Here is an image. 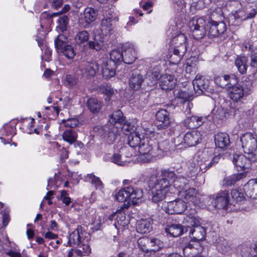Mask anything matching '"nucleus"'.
Returning <instances> with one entry per match:
<instances>
[{
  "instance_id": "f257e3e1",
  "label": "nucleus",
  "mask_w": 257,
  "mask_h": 257,
  "mask_svg": "<svg viewBox=\"0 0 257 257\" xmlns=\"http://www.w3.org/2000/svg\"><path fill=\"white\" fill-rule=\"evenodd\" d=\"M187 38L183 34H179L171 40V43L174 46L173 53L170 56V59L174 64L178 63L185 54Z\"/></svg>"
},
{
  "instance_id": "f03ea898",
  "label": "nucleus",
  "mask_w": 257,
  "mask_h": 257,
  "mask_svg": "<svg viewBox=\"0 0 257 257\" xmlns=\"http://www.w3.org/2000/svg\"><path fill=\"white\" fill-rule=\"evenodd\" d=\"M143 196L142 189L133 186H125L115 195V199L119 202H123L128 200L133 203H137V201Z\"/></svg>"
},
{
  "instance_id": "7ed1b4c3",
  "label": "nucleus",
  "mask_w": 257,
  "mask_h": 257,
  "mask_svg": "<svg viewBox=\"0 0 257 257\" xmlns=\"http://www.w3.org/2000/svg\"><path fill=\"white\" fill-rule=\"evenodd\" d=\"M157 146L153 140L148 138H143L139 146V159L143 163H148L151 161L155 156L154 149Z\"/></svg>"
},
{
  "instance_id": "20e7f679",
  "label": "nucleus",
  "mask_w": 257,
  "mask_h": 257,
  "mask_svg": "<svg viewBox=\"0 0 257 257\" xmlns=\"http://www.w3.org/2000/svg\"><path fill=\"white\" fill-rule=\"evenodd\" d=\"M242 147L245 153L251 155V158L254 160L256 157L255 151L257 150V138L255 135L247 133L240 138Z\"/></svg>"
},
{
  "instance_id": "39448f33",
  "label": "nucleus",
  "mask_w": 257,
  "mask_h": 257,
  "mask_svg": "<svg viewBox=\"0 0 257 257\" xmlns=\"http://www.w3.org/2000/svg\"><path fill=\"white\" fill-rule=\"evenodd\" d=\"M93 131L98 136L105 138L108 144H112L119 134L118 126L114 124L96 126Z\"/></svg>"
},
{
  "instance_id": "423d86ee",
  "label": "nucleus",
  "mask_w": 257,
  "mask_h": 257,
  "mask_svg": "<svg viewBox=\"0 0 257 257\" xmlns=\"http://www.w3.org/2000/svg\"><path fill=\"white\" fill-rule=\"evenodd\" d=\"M205 25L206 22L203 18L195 17L190 21L189 27L196 39H201L206 34Z\"/></svg>"
},
{
  "instance_id": "0eeeda50",
  "label": "nucleus",
  "mask_w": 257,
  "mask_h": 257,
  "mask_svg": "<svg viewBox=\"0 0 257 257\" xmlns=\"http://www.w3.org/2000/svg\"><path fill=\"white\" fill-rule=\"evenodd\" d=\"M215 15L212 14L210 17V20L208 22L209 25L208 35L210 37H219L223 34L226 30L225 24L222 22V17L219 16L220 21H216L214 19Z\"/></svg>"
},
{
  "instance_id": "6e6552de",
  "label": "nucleus",
  "mask_w": 257,
  "mask_h": 257,
  "mask_svg": "<svg viewBox=\"0 0 257 257\" xmlns=\"http://www.w3.org/2000/svg\"><path fill=\"white\" fill-rule=\"evenodd\" d=\"M256 160V157H254V160H252L251 155L246 157L243 155L235 154L233 156V163L238 171H242L245 175V173L251 167V162H255Z\"/></svg>"
},
{
  "instance_id": "1a4fd4ad",
  "label": "nucleus",
  "mask_w": 257,
  "mask_h": 257,
  "mask_svg": "<svg viewBox=\"0 0 257 257\" xmlns=\"http://www.w3.org/2000/svg\"><path fill=\"white\" fill-rule=\"evenodd\" d=\"M194 90L197 95L210 92L211 89L210 88V82L207 79L200 74H197L192 81Z\"/></svg>"
},
{
  "instance_id": "9d476101",
  "label": "nucleus",
  "mask_w": 257,
  "mask_h": 257,
  "mask_svg": "<svg viewBox=\"0 0 257 257\" xmlns=\"http://www.w3.org/2000/svg\"><path fill=\"white\" fill-rule=\"evenodd\" d=\"M98 15V11L91 7L85 9L83 14L78 20L79 25L84 28H88L91 24L95 21Z\"/></svg>"
},
{
  "instance_id": "9b49d317",
  "label": "nucleus",
  "mask_w": 257,
  "mask_h": 257,
  "mask_svg": "<svg viewBox=\"0 0 257 257\" xmlns=\"http://www.w3.org/2000/svg\"><path fill=\"white\" fill-rule=\"evenodd\" d=\"M165 207L168 214H181L186 210L187 206L184 201L178 199L168 202Z\"/></svg>"
},
{
  "instance_id": "f8f14e48",
  "label": "nucleus",
  "mask_w": 257,
  "mask_h": 257,
  "mask_svg": "<svg viewBox=\"0 0 257 257\" xmlns=\"http://www.w3.org/2000/svg\"><path fill=\"white\" fill-rule=\"evenodd\" d=\"M203 249L199 242H189L184 247L183 252L185 257H198L200 255Z\"/></svg>"
},
{
  "instance_id": "ddd939ff",
  "label": "nucleus",
  "mask_w": 257,
  "mask_h": 257,
  "mask_svg": "<svg viewBox=\"0 0 257 257\" xmlns=\"http://www.w3.org/2000/svg\"><path fill=\"white\" fill-rule=\"evenodd\" d=\"M228 195V191H220L216 195L215 199L212 202L213 205L218 209H227L229 202Z\"/></svg>"
},
{
  "instance_id": "4468645a",
  "label": "nucleus",
  "mask_w": 257,
  "mask_h": 257,
  "mask_svg": "<svg viewBox=\"0 0 257 257\" xmlns=\"http://www.w3.org/2000/svg\"><path fill=\"white\" fill-rule=\"evenodd\" d=\"M238 78L233 75H224L216 76L214 77V82L219 87L224 88L227 87L228 88L231 85L234 84L238 82Z\"/></svg>"
},
{
  "instance_id": "2eb2a0df",
  "label": "nucleus",
  "mask_w": 257,
  "mask_h": 257,
  "mask_svg": "<svg viewBox=\"0 0 257 257\" xmlns=\"http://www.w3.org/2000/svg\"><path fill=\"white\" fill-rule=\"evenodd\" d=\"M123 62L131 64L136 59L137 53L134 45L132 44H125L122 46Z\"/></svg>"
},
{
  "instance_id": "dca6fc26",
  "label": "nucleus",
  "mask_w": 257,
  "mask_h": 257,
  "mask_svg": "<svg viewBox=\"0 0 257 257\" xmlns=\"http://www.w3.org/2000/svg\"><path fill=\"white\" fill-rule=\"evenodd\" d=\"M148 186L149 188H154L167 193L169 192L171 187L168 182L164 181L160 177L150 179L148 181Z\"/></svg>"
},
{
  "instance_id": "f3484780",
  "label": "nucleus",
  "mask_w": 257,
  "mask_h": 257,
  "mask_svg": "<svg viewBox=\"0 0 257 257\" xmlns=\"http://www.w3.org/2000/svg\"><path fill=\"white\" fill-rule=\"evenodd\" d=\"M157 120L160 122L157 125L158 129H166L168 128L171 123L169 113L165 109H160L156 114Z\"/></svg>"
},
{
  "instance_id": "a211bd4d",
  "label": "nucleus",
  "mask_w": 257,
  "mask_h": 257,
  "mask_svg": "<svg viewBox=\"0 0 257 257\" xmlns=\"http://www.w3.org/2000/svg\"><path fill=\"white\" fill-rule=\"evenodd\" d=\"M178 173H182L188 178H195L198 174V166L192 162H189L186 165L177 170Z\"/></svg>"
},
{
  "instance_id": "6ab92c4d",
  "label": "nucleus",
  "mask_w": 257,
  "mask_h": 257,
  "mask_svg": "<svg viewBox=\"0 0 257 257\" xmlns=\"http://www.w3.org/2000/svg\"><path fill=\"white\" fill-rule=\"evenodd\" d=\"M231 85L229 87V95L234 101L241 100L244 96H246L243 90L242 86L240 84Z\"/></svg>"
},
{
  "instance_id": "aec40b11",
  "label": "nucleus",
  "mask_w": 257,
  "mask_h": 257,
  "mask_svg": "<svg viewBox=\"0 0 257 257\" xmlns=\"http://www.w3.org/2000/svg\"><path fill=\"white\" fill-rule=\"evenodd\" d=\"M176 83V79L174 76L165 74L160 77L159 84L163 90H171L173 89Z\"/></svg>"
},
{
  "instance_id": "412c9836",
  "label": "nucleus",
  "mask_w": 257,
  "mask_h": 257,
  "mask_svg": "<svg viewBox=\"0 0 257 257\" xmlns=\"http://www.w3.org/2000/svg\"><path fill=\"white\" fill-rule=\"evenodd\" d=\"M201 134L197 131L186 133L184 136V143L189 147L195 146L201 140Z\"/></svg>"
},
{
  "instance_id": "4be33fe9",
  "label": "nucleus",
  "mask_w": 257,
  "mask_h": 257,
  "mask_svg": "<svg viewBox=\"0 0 257 257\" xmlns=\"http://www.w3.org/2000/svg\"><path fill=\"white\" fill-rule=\"evenodd\" d=\"M215 145L221 149L227 148L230 144L229 135L225 133H218L214 136Z\"/></svg>"
},
{
  "instance_id": "5701e85b",
  "label": "nucleus",
  "mask_w": 257,
  "mask_h": 257,
  "mask_svg": "<svg viewBox=\"0 0 257 257\" xmlns=\"http://www.w3.org/2000/svg\"><path fill=\"white\" fill-rule=\"evenodd\" d=\"M243 191L247 197L252 199H257V180L251 179L244 185Z\"/></svg>"
},
{
  "instance_id": "b1692460",
  "label": "nucleus",
  "mask_w": 257,
  "mask_h": 257,
  "mask_svg": "<svg viewBox=\"0 0 257 257\" xmlns=\"http://www.w3.org/2000/svg\"><path fill=\"white\" fill-rule=\"evenodd\" d=\"M205 118L201 116L192 115L188 116L184 121V126L190 129H194L201 126Z\"/></svg>"
},
{
  "instance_id": "393cba45",
  "label": "nucleus",
  "mask_w": 257,
  "mask_h": 257,
  "mask_svg": "<svg viewBox=\"0 0 257 257\" xmlns=\"http://www.w3.org/2000/svg\"><path fill=\"white\" fill-rule=\"evenodd\" d=\"M189 234L192 240L195 242H199L200 241L203 240L206 234L205 228L200 225H196L194 228H190Z\"/></svg>"
},
{
  "instance_id": "a878e982",
  "label": "nucleus",
  "mask_w": 257,
  "mask_h": 257,
  "mask_svg": "<svg viewBox=\"0 0 257 257\" xmlns=\"http://www.w3.org/2000/svg\"><path fill=\"white\" fill-rule=\"evenodd\" d=\"M115 64L111 61H107L102 66V74L104 78L109 79L115 74Z\"/></svg>"
},
{
  "instance_id": "bb28decb",
  "label": "nucleus",
  "mask_w": 257,
  "mask_h": 257,
  "mask_svg": "<svg viewBox=\"0 0 257 257\" xmlns=\"http://www.w3.org/2000/svg\"><path fill=\"white\" fill-rule=\"evenodd\" d=\"M82 227L81 226H78L77 228L74 230L70 235L67 246H71L72 244L79 245L81 242V235Z\"/></svg>"
},
{
  "instance_id": "cd10ccee",
  "label": "nucleus",
  "mask_w": 257,
  "mask_h": 257,
  "mask_svg": "<svg viewBox=\"0 0 257 257\" xmlns=\"http://www.w3.org/2000/svg\"><path fill=\"white\" fill-rule=\"evenodd\" d=\"M187 230L184 229L182 225L179 224H172L168 225L165 228V232L173 237H178L183 234L184 231L186 232Z\"/></svg>"
},
{
  "instance_id": "c85d7f7f",
  "label": "nucleus",
  "mask_w": 257,
  "mask_h": 257,
  "mask_svg": "<svg viewBox=\"0 0 257 257\" xmlns=\"http://www.w3.org/2000/svg\"><path fill=\"white\" fill-rule=\"evenodd\" d=\"M198 195V191L194 188H186L182 193V196L185 201L194 204L197 202Z\"/></svg>"
},
{
  "instance_id": "c756f323",
  "label": "nucleus",
  "mask_w": 257,
  "mask_h": 257,
  "mask_svg": "<svg viewBox=\"0 0 257 257\" xmlns=\"http://www.w3.org/2000/svg\"><path fill=\"white\" fill-rule=\"evenodd\" d=\"M58 15V13H54L52 14L44 12L40 16V23L42 28L47 29L52 23V18Z\"/></svg>"
},
{
  "instance_id": "7c9ffc66",
  "label": "nucleus",
  "mask_w": 257,
  "mask_h": 257,
  "mask_svg": "<svg viewBox=\"0 0 257 257\" xmlns=\"http://www.w3.org/2000/svg\"><path fill=\"white\" fill-rule=\"evenodd\" d=\"M144 80V78L141 74L133 73L129 79L130 86L134 90H138L141 87Z\"/></svg>"
},
{
  "instance_id": "2f4dec72",
  "label": "nucleus",
  "mask_w": 257,
  "mask_h": 257,
  "mask_svg": "<svg viewBox=\"0 0 257 257\" xmlns=\"http://www.w3.org/2000/svg\"><path fill=\"white\" fill-rule=\"evenodd\" d=\"M99 69V64L95 61L88 62L82 68V72L87 76H94Z\"/></svg>"
},
{
  "instance_id": "473e14b6",
  "label": "nucleus",
  "mask_w": 257,
  "mask_h": 257,
  "mask_svg": "<svg viewBox=\"0 0 257 257\" xmlns=\"http://www.w3.org/2000/svg\"><path fill=\"white\" fill-rule=\"evenodd\" d=\"M189 180L183 175H180L175 177L173 186L180 192V191L187 188Z\"/></svg>"
},
{
  "instance_id": "72a5a7b5",
  "label": "nucleus",
  "mask_w": 257,
  "mask_h": 257,
  "mask_svg": "<svg viewBox=\"0 0 257 257\" xmlns=\"http://www.w3.org/2000/svg\"><path fill=\"white\" fill-rule=\"evenodd\" d=\"M221 156L220 155L214 157H210L207 159L204 160L200 164V169L202 170H207L215 166L218 163L221 159Z\"/></svg>"
},
{
  "instance_id": "f704fd0d",
  "label": "nucleus",
  "mask_w": 257,
  "mask_h": 257,
  "mask_svg": "<svg viewBox=\"0 0 257 257\" xmlns=\"http://www.w3.org/2000/svg\"><path fill=\"white\" fill-rule=\"evenodd\" d=\"M124 119L122 111L117 110L114 111L110 116L109 124H114L115 126H121V125L124 122Z\"/></svg>"
},
{
  "instance_id": "c9c22d12",
  "label": "nucleus",
  "mask_w": 257,
  "mask_h": 257,
  "mask_svg": "<svg viewBox=\"0 0 257 257\" xmlns=\"http://www.w3.org/2000/svg\"><path fill=\"white\" fill-rule=\"evenodd\" d=\"M216 246L217 250L223 253H228L231 250L228 241L223 238H219L216 240Z\"/></svg>"
},
{
  "instance_id": "e433bc0d",
  "label": "nucleus",
  "mask_w": 257,
  "mask_h": 257,
  "mask_svg": "<svg viewBox=\"0 0 257 257\" xmlns=\"http://www.w3.org/2000/svg\"><path fill=\"white\" fill-rule=\"evenodd\" d=\"M88 44L90 49L99 51L102 48L104 45V38L100 35H96L93 41H89Z\"/></svg>"
},
{
  "instance_id": "4c0bfd02",
  "label": "nucleus",
  "mask_w": 257,
  "mask_h": 257,
  "mask_svg": "<svg viewBox=\"0 0 257 257\" xmlns=\"http://www.w3.org/2000/svg\"><path fill=\"white\" fill-rule=\"evenodd\" d=\"M247 59L245 56L238 57L235 61V65L237 68L239 73L241 74L246 73L247 65Z\"/></svg>"
},
{
  "instance_id": "58836bf2",
  "label": "nucleus",
  "mask_w": 257,
  "mask_h": 257,
  "mask_svg": "<svg viewBox=\"0 0 257 257\" xmlns=\"http://www.w3.org/2000/svg\"><path fill=\"white\" fill-rule=\"evenodd\" d=\"M245 176V175L244 173H239L226 177L223 179L222 185L224 186H231Z\"/></svg>"
},
{
  "instance_id": "ea45409f",
  "label": "nucleus",
  "mask_w": 257,
  "mask_h": 257,
  "mask_svg": "<svg viewBox=\"0 0 257 257\" xmlns=\"http://www.w3.org/2000/svg\"><path fill=\"white\" fill-rule=\"evenodd\" d=\"M102 102L95 98H89L87 101V106L90 111L93 113H97L101 109Z\"/></svg>"
},
{
  "instance_id": "a19ab883",
  "label": "nucleus",
  "mask_w": 257,
  "mask_h": 257,
  "mask_svg": "<svg viewBox=\"0 0 257 257\" xmlns=\"http://www.w3.org/2000/svg\"><path fill=\"white\" fill-rule=\"evenodd\" d=\"M152 228L151 221L149 220H142L138 222L137 230L140 233L149 232Z\"/></svg>"
},
{
  "instance_id": "79ce46f5",
  "label": "nucleus",
  "mask_w": 257,
  "mask_h": 257,
  "mask_svg": "<svg viewBox=\"0 0 257 257\" xmlns=\"http://www.w3.org/2000/svg\"><path fill=\"white\" fill-rule=\"evenodd\" d=\"M63 139L70 144L74 143L77 140V134L76 132L71 128L66 130L63 134Z\"/></svg>"
},
{
  "instance_id": "37998d69",
  "label": "nucleus",
  "mask_w": 257,
  "mask_h": 257,
  "mask_svg": "<svg viewBox=\"0 0 257 257\" xmlns=\"http://www.w3.org/2000/svg\"><path fill=\"white\" fill-rule=\"evenodd\" d=\"M142 140L138 133L131 132L127 138V144L131 147L135 148L139 146Z\"/></svg>"
},
{
  "instance_id": "c03bdc74",
  "label": "nucleus",
  "mask_w": 257,
  "mask_h": 257,
  "mask_svg": "<svg viewBox=\"0 0 257 257\" xmlns=\"http://www.w3.org/2000/svg\"><path fill=\"white\" fill-rule=\"evenodd\" d=\"M151 191L152 200L155 203L163 201L166 196L167 193L156 189L154 188H150Z\"/></svg>"
},
{
  "instance_id": "a18cd8bd",
  "label": "nucleus",
  "mask_w": 257,
  "mask_h": 257,
  "mask_svg": "<svg viewBox=\"0 0 257 257\" xmlns=\"http://www.w3.org/2000/svg\"><path fill=\"white\" fill-rule=\"evenodd\" d=\"M123 49L121 50H113L110 54V59L107 61H111L116 64L122 61L123 62Z\"/></svg>"
},
{
  "instance_id": "49530a36",
  "label": "nucleus",
  "mask_w": 257,
  "mask_h": 257,
  "mask_svg": "<svg viewBox=\"0 0 257 257\" xmlns=\"http://www.w3.org/2000/svg\"><path fill=\"white\" fill-rule=\"evenodd\" d=\"M112 19L111 18H103L101 23V30L105 35L109 34L112 30Z\"/></svg>"
},
{
  "instance_id": "de8ad7c7",
  "label": "nucleus",
  "mask_w": 257,
  "mask_h": 257,
  "mask_svg": "<svg viewBox=\"0 0 257 257\" xmlns=\"http://www.w3.org/2000/svg\"><path fill=\"white\" fill-rule=\"evenodd\" d=\"M243 90L246 95L250 94L253 91L254 81L253 78H247L243 81Z\"/></svg>"
},
{
  "instance_id": "09e8293b",
  "label": "nucleus",
  "mask_w": 257,
  "mask_h": 257,
  "mask_svg": "<svg viewBox=\"0 0 257 257\" xmlns=\"http://www.w3.org/2000/svg\"><path fill=\"white\" fill-rule=\"evenodd\" d=\"M68 45L67 38L63 34L59 35L55 39V46L58 52Z\"/></svg>"
},
{
  "instance_id": "8fccbe9b",
  "label": "nucleus",
  "mask_w": 257,
  "mask_h": 257,
  "mask_svg": "<svg viewBox=\"0 0 257 257\" xmlns=\"http://www.w3.org/2000/svg\"><path fill=\"white\" fill-rule=\"evenodd\" d=\"M150 238L147 237H140L138 240L139 248L143 252H148L150 250Z\"/></svg>"
},
{
  "instance_id": "3c124183",
  "label": "nucleus",
  "mask_w": 257,
  "mask_h": 257,
  "mask_svg": "<svg viewBox=\"0 0 257 257\" xmlns=\"http://www.w3.org/2000/svg\"><path fill=\"white\" fill-rule=\"evenodd\" d=\"M176 177V175L173 171L165 170L162 171L160 178L164 181L168 182L170 184V186H171V184H173L174 180Z\"/></svg>"
},
{
  "instance_id": "603ef678",
  "label": "nucleus",
  "mask_w": 257,
  "mask_h": 257,
  "mask_svg": "<svg viewBox=\"0 0 257 257\" xmlns=\"http://www.w3.org/2000/svg\"><path fill=\"white\" fill-rule=\"evenodd\" d=\"M116 222L123 226L126 225L128 223V220L126 219L125 214L122 209L117 210V215L114 223L115 225H116Z\"/></svg>"
},
{
  "instance_id": "864d4df0",
  "label": "nucleus",
  "mask_w": 257,
  "mask_h": 257,
  "mask_svg": "<svg viewBox=\"0 0 257 257\" xmlns=\"http://www.w3.org/2000/svg\"><path fill=\"white\" fill-rule=\"evenodd\" d=\"M75 253L79 256L82 257L89 255L91 252V249L89 245L82 244L79 248L74 250Z\"/></svg>"
},
{
  "instance_id": "5fc2aeb1",
  "label": "nucleus",
  "mask_w": 257,
  "mask_h": 257,
  "mask_svg": "<svg viewBox=\"0 0 257 257\" xmlns=\"http://www.w3.org/2000/svg\"><path fill=\"white\" fill-rule=\"evenodd\" d=\"M58 53H62L68 59L70 60L73 59L75 55L73 47L69 44L67 46H65V47H63L62 49H61V50Z\"/></svg>"
},
{
  "instance_id": "6e6d98bb",
  "label": "nucleus",
  "mask_w": 257,
  "mask_h": 257,
  "mask_svg": "<svg viewBox=\"0 0 257 257\" xmlns=\"http://www.w3.org/2000/svg\"><path fill=\"white\" fill-rule=\"evenodd\" d=\"M86 179L87 181L90 182L92 184L95 186L96 189H101L103 187V183L100 178L95 176L93 174H88Z\"/></svg>"
},
{
  "instance_id": "4d7b16f0",
  "label": "nucleus",
  "mask_w": 257,
  "mask_h": 257,
  "mask_svg": "<svg viewBox=\"0 0 257 257\" xmlns=\"http://www.w3.org/2000/svg\"><path fill=\"white\" fill-rule=\"evenodd\" d=\"M75 41L78 44L87 42L89 39V34L86 31H82L78 32L75 36Z\"/></svg>"
},
{
  "instance_id": "13d9d810",
  "label": "nucleus",
  "mask_w": 257,
  "mask_h": 257,
  "mask_svg": "<svg viewBox=\"0 0 257 257\" xmlns=\"http://www.w3.org/2000/svg\"><path fill=\"white\" fill-rule=\"evenodd\" d=\"M150 250L154 251H158L163 246V242L156 238H150Z\"/></svg>"
},
{
  "instance_id": "bf43d9fd",
  "label": "nucleus",
  "mask_w": 257,
  "mask_h": 257,
  "mask_svg": "<svg viewBox=\"0 0 257 257\" xmlns=\"http://www.w3.org/2000/svg\"><path fill=\"white\" fill-rule=\"evenodd\" d=\"M232 198L236 202H241L243 201L245 197L241 189H233L231 192Z\"/></svg>"
},
{
  "instance_id": "052dcab7",
  "label": "nucleus",
  "mask_w": 257,
  "mask_h": 257,
  "mask_svg": "<svg viewBox=\"0 0 257 257\" xmlns=\"http://www.w3.org/2000/svg\"><path fill=\"white\" fill-rule=\"evenodd\" d=\"M68 21L69 19L67 16L64 15L60 17L57 20L58 23L57 27H59L62 32L66 30Z\"/></svg>"
},
{
  "instance_id": "680f3d73",
  "label": "nucleus",
  "mask_w": 257,
  "mask_h": 257,
  "mask_svg": "<svg viewBox=\"0 0 257 257\" xmlns=\"http://www.w3.org/2000/svg\"><path fill=\"white\" fill-rule=\"evenodd\" d=\"M99 91L111 98L114 95V91L110 86L107 85H101L99 87Z\"/></svg>"
},
{
  "instance_id": "e2e57ef3",
  "label": "nucleus",
  "mask_w": 257,
  "mask_h": 257,
  "mask_svg": "<svg viewBox=\"0 0 257 257\" xmlns=\"http://www.w3.org/2000/svg\"><path fill=\"white\" fill-rule=\"evenodd\" d=\"M249 66L257 71V48L253 49L251 52Z\"/></svg>"
},
{
  "instance_id": "0e129e2a",
  "label": "nucleus",
  "mask_w": 257,
  "mask_h": 257,
  "mask_svg": "<svg viewBox=\"0 0 257 257\" xmlns=\"http://www.w3.org/2000/svg\"><path fill=\"white\" fill-rule=\"evenodd\" d=\"M122 155L121 153H115L111 158L112 162L117 164L118 165L122 166L125 160H123Z\"/></svg>"
},
{
  "instance_id": "69168bd1",
  "label": "nucleus",
  "mask_w": 257,
  "mask_h": 257,
  "mask_svg": "<svg viewBox=\"0 0 257 257\" xmlns=\"http://www.w3.org/2000/svg\"><path fill=\"white\" fill-rule=\"evenodd\" d=\"M66 81L69 86L72 87L78 83V78L75 75L67 74L65 77Z\"/></svg>"
},
{
  "instance_id": "338daca9",
  "label": "nucleus",
  "mask_w": 257,
  "mask_h": 257,
  "mask_svg": "<svg viewBox=\"0 0 257 257\" xmlns=\"http://www.w3.org/2000/svg\"><path fill=\"white\" fill-rule=\"evenodd\" d=\"M63 122L64 126L71 129L76 127L79 124V121L74 118L63 120Z\"/></svg>"
},
{
  "instance_id": "774afa93",
  "label": "nucleus",
  "mask_w": 257,
  "mask_h": 257,
  "mask_svg": "<svg viewBox=\"0 0 257 257\" xmlns=\"http://www.w3.org/2000/svg\"><path fill=\"white\" fill-rule=\"evenodd\" d=\"M147 77L151 81L153 84H155L157 81L160 79V73L158 71H149L147 73Z\"/></svg>"
}]
</instances>
